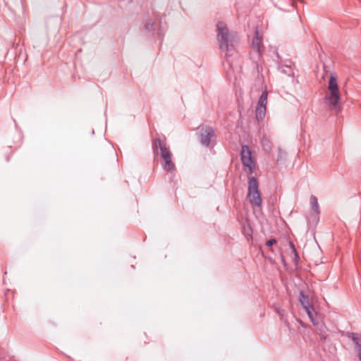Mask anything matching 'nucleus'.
I'll return each mask as SVG.
<instances>
[{"mask_svg": "<svg viewBox=\"0 0 361 361\" xmlns=\"http://www.w3.org/2000/svg\"><path fill=\"white\" fill-rule=\"evenodd\" d=\"M300 302L302 306V307L305 309L312 308V305L310 303L309 298L308 296L305 295L304 294V292L302 290H300Z\"/></svg>", "mask_w": 361, "mask_h": 361, "instance_id": "obj_12", "label": "nucleus"}, {"mask_svg": "<svg viewBox=\"0 0 361 361\" xmlns=\"http://www.w3.org/2000/svg\"><path fill=\"white\" fill-rule=\"evenodd\" d=\"M152 147L154 157H157L160 154L170 149L167 145L166 140L160 138L153 140Z\"/></svg>", "mask_w": 361, "mask_h": 361, "instance_id": "obj_8", "label": "nucleus"}, {"mask_svg": "<svg viewBox=\"0 0 361 361\" xmlns=\"http://www.w3.org/2000/svg\"><path fill=\"white\" fill-rule=\"evenodd\" d=\"M261 143L266 152H269L271 149V142L267 138L263 137L261 140Z\"/></svg>", "mask_w": 361, "mask_h": 361, "instance_id": "obj_16", "label": "nucleus"}, {"mask_svg": "<svg viewBox=\"0 0 361 361\" xmlns=\"http://www.w3.org/2000/svg\"><path fill=\"white\" fill-rule=\"evenodd\" d=\"M247 197L252 205L257 207H261L262 198L259 191L258 182L255 177L249 178Z\"/></svg>", "mask_w": 361, "mask_h": 361, "instance_id": "obj_3", "label": "nucleus"}, {"mask_svg": "<svg viewBox=\"0 0 361 361\" xmlns=\"http://www.w3.org/2000/svg\"><path fill=\"white\" fill-rule=\"evenodd\" d=\"M215 136L214 130L210 126L203 128L200 131V142L202 145L208 147L211 140Z\"/></svg>", "mask_w": 361, "mask_h": 361, "instance_id": "obj_9", "label": "nucleus"}, {"mask_svg": "<svg viewBox=\"0 0 361 361\" xmlns=\"http://www.w3.org/2000/svg\"><path fill=\"white\" fill-rule=\"evenodd\" d=\"M159 156H160L164 161L162 164L163 169L168 172L173 173L175 168V164L172 161V153L171 149H169L166 150Z\"/></svg>", "mask_w": 361, "mask_h": 361, "instance_id": "obj_10", "label": "nucleus"}, {"mask_svg": "<svg viewBox=\"0 0 361 361\" xmlns=\"http://www.w3.org/2000/svg\"><path fill=\"white\" fill-rule=\"evenodd\" d=\"M279 70L281 73L287 75L288 76L293 75V70L290 66L281 65L279 66Z\"/></svg>", "mask_w": 361, "mask_h": 361, "instance_id": "obj_14", "label": "nucleus"}, {"mask_svg": "<svg viewBox=\"0 0 361 361\" xmlns=\"http://www.w3.org/2000/svg\"><path fill=\"white\" fill-rule=\"evenodd\" d=\"M347 336L350 338L355 344L356 350L359 353V360L361 361V335L354 332H348Z\"/></svg>", "mask_w": 361, "mask_h": 361, "instance_id": "obj_11", "label": "nucleus"}, {"mask_svg": "<svg viewBox=\"0 0 361 361\" xmlns=\"http://www.w3.org/2000/svg\"><path fill=\"white\" fill-rule=\"evenodd\" d=\"M217 39L219 44V48L221 51L226 52V62L229 67H232L231 62L229 59L228 53L231 52L238 42V38L236 33L230 32L226 24L223 22H219L216 25Z\"/></svg>", "mask_w": 361, "mask_h": 361, "instance_id": "obj_1", "label": "nucleus"}, {"mask_svg": "<svg viewBox=\"0 0 361 361\" xmlns=\"http://www.w3.org/2000/svg\"><path fill=\"white\" fill-rule=\"evenodd\" d=\"M145 30L152 33H154V31L157 30L158 37L160 39H162L164 35L160 30L159 18L157 15L146 20L145 24Z\"/></svg>", "mask_w": 361, "mask_h": 361, "instance_id": "obj_7", "label": "nucleus"}, {"mask_svg": "<svg viewBox=\"0 0 361 361\" xmlns=\"http://www.w3.org/2000/svg\"><path fill=\"white\" fill-rule=\"evenodd\" d=\"M312 310H313L312 307V308L305 309V311H306L310 319H312V317H314L312 312Z\"/></svg>", "mask_w": 361, "mask_h": 361, "instance_id": "obj_19", "label": "nucleus"}, {"mask_svg": "<svg viewBox=\"0 0 361 361\" xmlns=\"http://www.w3.org/2000/svg\"><path fill=\"white\" fill-rule=\"evenodd\" d=\"M241 161L244 166L247 167L249 170V173H253L255 164L253 161L252 152L247 145H243L240 151Z\"/></svg>", "mask_w": 361, "mask_h": 361, "instance_id": "obj_5", "label": "nucleus"}, {"mask_svg": "<svg viewBox=\"0 0 361 361\" xmlns=\"http://www.w3.org/2000/svg\"><path fill=\"white\" fill-rule=\"evenodd\" d=\"M328 90H329V94L325 97L327 105L332 109L339 111L341 109V97L337 83V77L335 75L331 74L330 76Z\"/></svg>", "mask_w": 361, "mask_h": 361, "instance_id": "obj_2", "label": "nucleus"}, {"mask_svg": "<svg viewBox=\"0 0 361 361\" xmlns=\"http://www.w3.org/2000/svg\"><path fill=\"white\" fill-rule=\"evenodd\" d=\"M310 320L314 326H317L321 322L317 317H312Z\"/></svg>", "mask_w": 361, "mask_h": 361, "instance_id": "obj_20", "label": "nucleus"}, {"mask_svg": "<svg viewBox=\"0 0 361 361\" xmlns=\"http://www.w3.org/2000/svg\"><path fill=\"white\" fill-rule=\"evenodd\" d=\"M316 326V331L321 336V338L325 339L326 338V332L327 331V328L325 326V324L322 322H320L317 326Z\"/></svg>", "mask_w": 361, "mask_h": 361, "instance_id": "obj_13", "label": "nucleus"}, {"mask_svg": "<svg viewBox=\"0 0 361 361\" xmlns=\"http://www.w3.org/2000/svg\"><path fill=\"white\" fill-rule=\"evenodd\" d=\"M286 156L285 152H283L281 149H279L277 161H281Z\"/></svg>", "mask_w": 361, "mask_h": 361, "instance_id": "obj_17", "label": "nucleus"}, {"mask_svg": "<svg viewBox=\"0 0 361 361\" xmlns=\"http://www.w3.org/2000/svg\"><path fill=\"white\" fill-rule=\"evenodd\" d=\"M267 92L264 91L258 100L257 106L256 107V118L257 121H262L266 114V108L267 104Z\"/></svg>", "mask_w": 361, "mask_h": 361, "instance_id": "obj_6", "label": "nucleus"}, {"mask_svg": "<svg viewBox=\"0 0 361 361\" xmlns=\"http://www.w3.org/2000/svg\"><path fill=\"white\" fill-rule=\"evenodd\" d=\"M262 38L259 35V32L257 29L255 31V35L253 37L251 48L252 52L250 53L251 59L257 62L262 56Z\"/></svg>", "mask_w": 361, "mask_h": 361, "instance_id": "obj_4", "label": "nucleus"}, {"mask_svg": "<svg viewBox=\"0 0 361 361\" xmlns=\"http://www.w3.org/2000/svg\"><path fill=\"white\" fill-rule=\"evenodd\" d=\"M310 204L312 209L317 214H319L320 213L319 210V206L318 203V200L316 196L311 195L310 197Z\"/></svg>", "mask_w": 361, "mask_h": 361, "instance_id": "obj_15", "label": "nucleus"}, {"mask_svg": "<svg viewBox=\"0 0 361 361\" xmlns=\"http://www.w3.org/2000/svg\"><path fill=\"white\" fill-rule=\"evenodd\" d=\"M276 240L275 239H269L268 240L267 242H266V245L268 247H271L273 245L276 244Z\"/></svg>", "mask_w": 361, "mask_h": 361, "instance_id": "obj_18", "label": "nucleus"}]
</instances>
